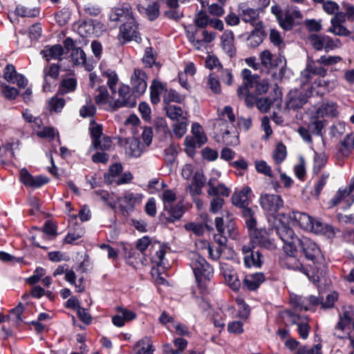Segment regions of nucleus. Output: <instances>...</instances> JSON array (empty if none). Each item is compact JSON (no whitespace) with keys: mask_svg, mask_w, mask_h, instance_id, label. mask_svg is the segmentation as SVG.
<instances>
[{"mask_svg":"<svg viewBox=\"0 0 354 354\" xmlns=\"http://www.w3.org/2000/svg\"><path fill=\"white\" fill-rule=\"evenodd\" d=\"M277 221L279 222L277 226L289 227L298 226L301 229L313 232L316 234L322 233L324 231L323 224L314 220L307 214L299 212H289L287 213H280L278 215Z\"/></svg>","mask_w":354,"mask_h":354,"instance_id":"f257e3e1","label":"nucleus"},{"mask_svg":"<svg viewBox=\"0 0 354 354\" xmlns=\"http://www.w3.org/2000/svg\"><path fill=\"white\" fill-rule=\"evenodd\" d=\"M338 115L337 103L333 101L322 102L310 111L311 122L308 127L314 133L319 134L324 127V120L336 118Z\"/></svg>","mask_w":354,"mask_h":354,"instance_id":"f03ea898","label":"nucleus"},{"mask_svg":"<svg viewBox=\"0 0 354 354\" xmlns=\"http://www.w3.org/2000/svg\"><path fill=\"white\" fill-rule=\"evenodd\" d=\"M243 216L252 241L268 250L275 249L276 244L274 240L268 236V232L265 229L257 228V220L254 216V212L251 208H245L243 211Z\"/></svg>","mask_w":354,"mask_h":354,"instance_id":"7ed1b4c3","label":"nucleus"},{"mask_svg":"<svg viewBox=\"0 0 354 354\" xmlns=\"http://www.w3.org/2000/svg\"><path fill=\"white\" fill-rule=\"evenodd\" d=\"M189 265L193 270L198 286L202 290H205L207 283L214 275L213 268L196 252H191L189 254Z\"/></svg>","mask_w":354,"mask_h":354,"instance_id":"20e7f679","label":"nucleus"},{"mask_svg":"<svg viewBox=\"0 0 354 354\" xmlns=\"http://www.w3.org/2000/svg\"><path fill=\"white\" fill-rule=\"evenodd\" d=\"M161 200L163 203L162 218L167 223H173L179 221L185 212V206L181 202L175 203L177 200L176 194L171 189H164L161 194Z\"/></svg>","mask_w":354,"mask_h":354,"instance_id":"39448f33","label":"nucleus"},{"mask_svg":"<svg viewBox=\"0 0 354 354\" xmlns=\"http://www.w3.org/2000/svg\"><path fill=\"white\" fill-rule=\"evenodd\" d=\"M261 207L267 216L268 221L274 229H277L279 222L277 221L278 211L283 207V201L281 196L274 194H262L259 199Z\"/></svg>","mask_w":354,"mask_h":354,"instance_id":"423d86ee","label":"nucleus"},{"mask_svg":"<svg viewBox=\"0 0 354 354\" xmlns=\"http://www.w3.org/2000/svg\"><path fill=\"white\" fill-rule=\"evenodd\" d=\"M150 245L152 250L154 252V254H151V262L158 267H162V268H169L170 265L165 258V254L168 250L167 246L160 243H151L150 238L147 236H145L138 240L136 248L143 253Z\"/></svg>","mask_w":354,"mask_h":354,"instance_id":"0eeeda50","label":"nucleus"},{"mask_svg":"<svg viewBox=\"0 0 354 354\" xmlns=\"http://www.w3.org/2000/svg\"><path fill=\"white\" fill-rule=\"evenodd\" d=\"M192 136H187L184 140V146L186 153L193 157L195 155L196 148H200L207 142V137L202 126L194 122L191 128Z\"/></svg>","mask_w":354,"mask_h":354,"instance_id":"6e6552de","label":"nucleus"},{"mask_svg":"<svg viewBox=\"0 0 354 354\" xmlns=\"http://www.w3.org/2000/svg\"><path fill=\"white\" fill-rule=\"evenodd\" d=\"M143 198L142 194L125 191L121 196L117 198L119 211L124 216H129L141 205Z\"/></svg>","mask_w":354,"mask_h":354,"instance_id":"1a4fd4ad","label":"nucleus"},{"mask_svg":"<svg viewBox=\"0 0 354 354\" xmlns=\"http://www.w3.org/2000/svg\"><path fill=\"white\" fill-rule=\"evenodd\" d=\"M277 234L284 242L283 250L286 257H295L297 254V245H299L298 241L300 239L295 236L294 231L289 227L277 226L275 229Z\"/></svg>","mask_w":354,"mask_h":354,"instance_id":"9d476101","label":"nucleus"},{"mask_svg":"<svg viewBox=\"0 0 354 354\" xmlns=\"http://www.w3.org/2000/svg\"><path fill=\"white\" fill-rule=\"evenodd\" d=\"M147 75L145 71L136 68L131 76L130 84L133 93L140 97L145 93L147 88Z\"/></svg>","mask_w":354,"mask_h":354,"instance_id":"9b49d317","label":"nucleus"},{"mask_svg":"<svg viewBox=\"0 0 354 354\" xmlns=\"http://www.w3.org/2000/svg\"><path fill=\"white\" fill-rule=\"evenodd\" d=\"M119 97L113 101V110L122 106L133 107L136 104L138 97L133 93H131L130 87L127 85H122L118 92Z\"/></svg>","mask_w":354,"mask_h":354,"instance_id":"f8f14e48","label":"nucleus"},{"mask_svg":"<svg viewBox=\"0 0 354 354\" xmlns=\"http://www.w3.org/2000/svg\"><path fill=\"white\" fill-rule=\"evenodd\" d=\"M304 91L298 89L291 90L286 97V106L288 109H296L302 107L307 102V99L313 94L312 91Z\"/></svg>","mask_w":354,"mask_h":354,"instance_id":"ddd939ff","label":"nucleus"},{"mask_svg":"<svg viewBox=\"0 0 354 354\" xmlns=\"http://www.w3.org/2000/svg\"><path fill=\"white\" fill-rule=\"evenodd\" d=\"M290 303L296 309L310 310L321 305L322 301L319 297L313 295L308 297L292 295L290 297Z\"/></svg>","mask_w":354,"mask_h":354,"instance_id":"4468645a","label":"nucleus"},{"mask_svg":"<svg viewBox=\"0 0 354 354\" xmlns=\"http://www.w3.org/2000/svg\"><path fill=\"white\" fill-rule=\"evenodd\" d=\"M187 37L196 49L201 50L206 44L210 43L214 40L216 34L214 32L203 30L202 32V38H201L198 35L197 30L194 32L187 30Z\"/></svg>","mask_w":354,"mask_h":354,"instance_id":"2eb2a0df","label":"nucleus"},{"mask_svg":"<svg viewBox=\"0 0 354 354\" xmlns=\"http://www.w3.org/2000/svg\"><path fill=\"white\" fill-rule=\"evenodd\" d=\"M119 38L124 41L135 40L136 42L141 41L134 19H131L120 27Z\"/></svg>","mask_w":354,"mask_h":354,"instance_id":"dca6fc26","label":"nucleus"},{"mask_svg":"<svg viewBox=\"0 0 354 354\" xmlns=\"http://www.w3.org/2000/svg\"><path fill=\"white\" fill-rule=\"evenodd\" d=\"M298 242L306 259L308 260L314 261L320 255L321 251L319 248L309 238L304 236Z\"/></svg>","mask_w":354,"mask_h":354,"instance_id":"f3484780","label":"nucleus"},{"mask_svg":"<svg viewBox=\"0 0 354 354\" xmlns=\"http://www.w3.org/2000/svg\"><path fill=\"white\" fill-rule=\"evenodd\" d=\"M20 181L26 187L37 188L48 182V179L42 176H32L28 171L23 168L20 170Z\"/></svg>","mask_w":354,"mask_h":354,"instance_id":"a211bd4d","label":"nucleus"},{"mask_svg":"<svg viewBox=\"0 0 354 354\" xmlns=\"http://www.w3.org/2000/svg\"><path fill=\"white\" fill-rule=\"evenodd\" d=\"M221 269L227 284L234 291H238L241 286L236 270L230 266L221 264Z\"/></svg>","mask_w":354,"mask_h":354,"instance_id":"6ab92c4d","label":"nucleus"},{"mask_svg":"<svg viewBox=\"0 0 354 354\" xmlns=\"http://www.w3.org/2000/svg\"><path fill=\"white\" fill-rule=\"evenodd\" d=\"M353 190L354 180H351L348 185L344 187H341L337 190L335 196L330 201V207H333L344 201L348 203V198Z\"/></svg>","mask_w":354,"mask_h":354,"instance_id":"aec40b11","label":"nucleus"},{"mask_svg":"<svg viewBox=\"0 0 354 354\" xmlns=\"http://www.w3.org/2000/svg\"><path fill=\"white\" fill-rule=\"evenodd\" d=\"M252 189L248 186L243 187L241 189L235 192L232 196V201L236 206L242 207V212L245 208H248L246 205H248Z\"/></svg>","mask_w":354,"mask_h":354,"instance_id":"412c9836","label":"nucleus"},{"mask_svg":"<svg viewBox=\"0 0 354 354\" xmlns=\"http://www.w3.org/2000/svg\"><path fill=\"white\" fill-rule=\"evenodd\" d=\"M221 46L229 57H232L236 55L234 35L232 30H227L221 36Z\"/></svg>","mask_w":354,"mask_h":354,"instance_id":"4be33fe9","label":"nucleus"},{"mask_svg":"<svg viewBox=\"0 0 354 354\" xmlns=\"http://www.w3.org/2000/svg\"><path fill=\"white\" fill-rule=\"evenodd\" d=\"M300 18H301V14L299 10L288 9L283 12L279 23L283 29L290 30L294 25L295 20Z\"/></svg>","mask_w":354,"mask_h":354,"instance_id":"5701e85b","label":"nucleus"},{"mask_svg":"<svg viewBox=\"0 0 354 354\" xmlns=\"http://www.w3.org/2000/svg\"><path fill=\"white\" fill-rule=\"evenodd\" d=\"M264 281L265 277L262 272L249 274L243 280V288L248 290H256Z\"/></svg>","mask_w":354,"mask_h":354,"instance_id":"b1692460","label":"nucleus"},{"mask_svg":"<svg viewBox=\"0 0 354 354\" xmlns=\"http://www.w3.org/2000/svg\"><path fill=\"white\" fill-rule=\"evenodd\" d=\"M111 21H119L122 19L128 21L133 18L131 8L128 3H124L120 8H113L109 15Z\"/></svg>","mask_w":354,"mask_h":354,"instance_id":"393cba45","label":"nucleus"},{"mask_svg":"<svg viewBox=\"0 0 354 354\" xmlns=\"http://www.w3.org/2000/svg\"><path fill=\"white\" fill-rule=\"evenodd\" d=\"M98 93L95 96L96 104L101 106L103 109L113 111V102L109 100V93L104 86H99L97 89Z\"/></svg>","mask_w":354,"mask_h":354,"instance_id":"a878e982","label":"nucleus"},{"mask_svg":"<svg viewBox=\"0 0 354 354\" xmlns=\"http://www.w3.org/2000/svg\"><path fill=\"white\" fill-rule=\"evenodd\" d=\"M353 322V328L354 330V308L348 306L345 308L343 315L340 316L339 320L335 326L336 330H343L346 326Z\"/></svg>","mask_w":354,"mask_h":354,"instance_id":"bb28decb","label":"nucleus"},{"mask_svg":"<svg viewBox=\"0 0 354 354\" xmlns=\"http://www.w3.org/2000/svg\"><path fill=\"white\" fill-rule=\"evenodd\" d=\"M145 147L137 138H130L126 142V153L132 157H139L143 152Z\"/></svg>","mask_w":354,"mask_h":354,"instance_id":"cd10ccee","label":"nucleus"},{"mask_svg":"<svg viewBox=\"0 0 354 354\" xmlns=\"http://www.w3.org/2000/svg\"><path fill=\"white\" fill-rule=\"evenodd\" d=\"M59 75V67L55 64L50 65L48 68L44 69V84L43 86V90L45 92H49L51 91L50 83L49 82V78L56 80Z\"/></svg>","mask_w":354,"mask_h":354,"instance_id":"c85d7f7f","label":"nucleus"},{"mask_svg":"<svg viewBox=\"0 0 354 354\" xmlns=\"http://www.w3.org/2000/svg\"><path fill=\"white\" fill-rule=\"evenodd\" d=\"M221 142L226 145L236 146L239 143V135L234 127H227L222 133Z\"/></svg>","mask_w":354,"mask_h":354,"instance_id":"c756f323","label":"nucleus"},{"mask_svg":"<svg viewBox=\"0 0 354 354\" xmlns=\"http://www.w3.org/2000/svg\"><path fill=\"white\" fill-rule=\"evenodd\" d=\"M238 232L234 226V224L230 223L227 225V232L225 231V234L218 233L214 235L215 241L219 245V246L224 247L227 243L226 236L228 235L233 239H235L237 236Z\"/></svg>","mask_w":354,"mask_h":354,"instance_id":"7c9ffc66","label":"nucleus"},{"mask_svg":"<svg viewBox=\"0 0 354 354\" xmlns=\"http://www.w3.org/2000/svg\"><path fill=\"white\" fill-rule=\"evenodd\" d=\"M281 263L283 266L292 269L294 270H299L300 272L307 274L305 268L299 260L295 257H285L281 260Z\"/></svg>","mask_w":354,"mask_h":354,"instance_id":"2f4dec72","label":"nucleus"},{"mask_svg":"<svg viewBox=\"0 0 354 354\" xmlns=\"http://www.w3.org/2000/svg\"><path fill=\"white\" fill-rule=\"evenodd\" d=\"M209 189L207 193L210 196L222 195L228 196L230 195V189L223 184L216 185L215 180L210 178L208 182Z\"/></svg>","mask_w":354,"mask_h":354,"instance_id":"473e14b6","label":"nucleus"},{"mask_svg":"<svg viewBox=\"0 0 354 354\" xmlns=\"http://www.w3.org/2000/svg\"><path fill=\"white\" fill-rule=\"evenodd\" d=\"M76 277V274L73 270H67L65 274V280L75 287L76 292H82L85 290L84 280L83 278H80L77 283Z\"/></svg>","mask_w":354,"mask_h":354,"instance_id":"72a5a7b5","label":"nucleus"},{"mask_svg":"<svg viewBox=\"0 0 354 354\" xmlns=\"http://www.w3.org/2000/svg\"><path fill=\"white\" fill-rule=\"evenodd\" d=\"M47 59H59L64 54V49L61 45L57 44L51 46H46L41 53Z\"/></svg>","mask_w":354,"mask_h":354,"instance_id":"f704fd0d","label":"nucleus"},{"mask_svg":"<svg viewBox=\"0 0 354 354\" xmlns=\"http://www.w3.org/2000/svg\"><path fill=\"white\" fill-rule=\"evenodd\" d=\"M77 87V80L73 77H67L63 78L59 84L58 92L60 94L64 95L68 93L73 92Z\"/></svg>","mask_w":354,"mask_h":354,"instance_id":"c9c22d12","label":"nucleus"},{"mask_svg":"<svg viewBox=\"0 0 354 354\" xmlns=\"http://www.w3.org/2000/svg\"><path fill=\"white\" fill-rule=\"evenodd\" d=\"M339 153L344 157L348 156L354 150V133L347 135L341 142Z\"/></svg>","mask_w":354,"mask_h":354,"instance_id":"e433bc0d","label":"nucleus"},{"mask_svg":"<svg viewBox=\"0 0 354 354\" xmlns=\"http://www.w3.org/2000/svg\"><path fill=\"white\" fill-rule=\"evenodd\" d=\"M165 89V86L160 81L154 80L150 86V97L153 104H157L160 100V95Z\"/></svg>","mask_w":354,"mask_h":354,"instance_id":"4c0bfd02","label":"nucleus"},{"mask_svg":"<svg viewBox=\"0 0 354 354\" xmlns=\"http://www.w3.org/2000/svg\"><path fill=\"white\" fill-rule=\"evenodd\" d=\"M315 85H317L318 88L317 93H324L333 90L336 86V82L335 80H326L324 77H319L317 80H315L313 82Z\"/></svg>","mask_w":354,"mask_h":354,"instance_id":"58836bf2","label":"nucleus"},{"mask_svg":"<svg viewBox=\"0 0 354 354\" xmlns=\"http://www.w3.org/2000/svg\"><path fill=\"white\" fill-rule=\"evenodd\" d=\"M167 116L172 120L178 121L183 120L185 117H189L187 111H184L180 106L176 105H169L166 108Z\"/></svg>","mask_w":354,"mask_h":354,"instance_id":"ea45409f","label":"nucleus"},{"mask_svg":"<svg viewBox=\"0 0 354 354\" xmlns=\"http://www.w3.org/2000/svg\"><path fill=\"white\" fill-rule=\"evenodd\" d=\"M134 350L136 354H152V342L146 337L138 341L135 345Z\"/></svg>","mask_w":354,"mask_h":354,"instance_id":"a19ab883","label":"nucleus"},{"mask_svg":"<svg viewBox=\"0 0 354 354\" xmlns=\"http://www.w3.org/2000/svg\"><path fill=\"white\" fill-rule=\"evenodd\" d=\"M244 263L246 267H257L261 266V254L259 252H253L244 256Z\"/></svg>","mask_w":354,"mask_h":354,"instance_id":"79ce46f5","label":"nucleus"},{"mask_svg":"<svg viewBox=\"0 0 354 354\" xmlns=\"http://www.w3.org/2000/svg\"><path fill=\"white\" fill-rule=\"evenodd\" d=\"M122 171L121 164H114L111 165L107 173L104 174L105 180L110 184L115 183Z\"/></svg>","mask_w":354,"mask_h":354,"instance_id":"37998d69","label":"nucleus"},{"mask_svg":"<svg viewBox=\"0 0 354 354\" xmlns=\"http://www.w3.org/2000/svg\"><path fill=\"white\" fill-rule=\"evenodd\" d=\"M102 77L106 79V84L112 92H115V87L118 82L116 73L111 69L103 70L102 71Z\"/></svg>","mask_w":354,"mask_h":354,"instance_id":"c03bdc74","label":"nucleus"},{"mask_svg":"<svg viewBox=\"0 0 354 354\" xmlns=\"http://www.w3.org/2000/svg\"><path fill=\"white\" fill-rule=\"evenodd\" d=\"M329 176V173L324 172L317 178L314 185V192L312 194L316 198L319 196L322 189L328 180Z\"/></svg>","mask_w":354,"mask_h":354,"instance_id":"a18cd8bd","label":"nucleus"},{"mask_svg":"<svg viewBox=\"0 0 354 354\" xmlns=\"http://www.w3.org/2000/svg\"><path fill=\"white\" fill-rule=\"evenodd\" d=\"M206 86L214 94H220L221 93V86L218 77L212 73L208 75L206 80Z\"/></svg>","mask_w":354,"mask_h":354,"instance_id":"49530a36","label":"nucleus"},{"mask_svg":"<svg viewBox=\"0 0 354 354\" xmlns=\"http://www.w3.org/2000/svg\"><path fill=\"white\" fill-rule=\"evenodd\" d=\"M71 62L74 65H84L86 66V55L82 49L80 48H75L73 49L71 54Z\"/></svg>","mask_w":354,"mask_h":354,"instance_id":"de8ad7c7","label":"nucleus"},{"mask_svg":"<svg viewBox=\"0 0 354 354\" xmlns=\"http://www.w3.org/2000/svg\"><path fill=\"white\" fill-rule=\"evenodd\" d=\"M259 57L261 64L268 69L277 66V62L273 59L272 54L268 50L261 52Z\"/></svg>","mask_w":354,"mask_h":354,"instance_id":"09e8293b","label":"nucleus"},{"mask_svg":"<svg viewBox=\"0 0 354 354\" xmlns=\"http://www.w3.org/2000/svg\"><path fill=\"white\" fill-rule=\"evenodd\" d=\"M241 18L244 22L254 26L258 21V12L256 10L248 8L242 11Z\"/></svg>","mask_w":354,"mask_h":354,"instance_id":"8fccbe9b","label":"nucleus"},{"mask_svg":"<svg viewBox=\"0 0 354 354\" xmlns=\"http://www.w3.org/2000/svg\"><path fill=\"white\" fill-rule=\"evenodd\" d=\"M236 302L238 306L239 317L243 321H245L250 314V308L249 306L245 302L243 298L237 297Z\"/></svg>","mask_w":354,"mask_h":354,"instance_id":"3c124183","label":"nucleus"},{"mask_svg":"<svg viewBox=\"0 0 354 354\" xmlns=\"http://www.w3.org/2000/svg\"><path fill=\"white\" fill-rule=\"evenodd\" d=\"M187 117H185L183 120L176 121V122L173 124V131L175 136L178 138L183 137L187 132Z\"/></svg>","mask_w":354,"mask_h":354,"instance_id":"603ef678","label":"nucleus"},{"mask_svg":"<svg viewBox=\"0 0 354 354\" xmlns=\"http://www.w3.org/2000/svg\"><path fill=\"white\" fill-rule=\"evenodd\" d=\"M65 105V100L63 97L55 95L48 101V108L51 111L59 113Z\"/></svg>","mask_w":354,"mask_h":354,"instance_id":"864d4df0","label":"nucleus"},{"mask_svg":"<svg viewBox=\"0 0 354 354\" xmlns=\"http://www.w3.org/2000/svg\"><path fill=\"white\" fill-rule=\"evenodd\" d=\"M252 88H254L256 94L263 95L268 91L269 82L266 79L260 80L257 77L255 82L252 84Z\"/></svg>","mask_w":354,"mask_h":354,"instance_id":"5fc2aeb1","label":"nucleus"},{"mask_svg":"<svg viewBox=\"0 0 354 354\" xmlns=\"http://www.w3.org/2000/svg\"><path fill=\"white\" fill-rule=\"evenodd\" d=\"M306 66L314 75H318L321 77H324L326 75V69L322 66L323 65L318 64L317 60H308Z\"/></svg>","mask_w":354,"mask_h":354,"instance_id":"6e6d98bb","label":"nucleus"},{"mask_svg":"<svg viewBox=\"0 0 354 354\" xmlns=\"http://www.w3.org/2000/svg\"><path fill=\"white\" fill-rule=\"evenodd\" d=\"M287 155L286 147L283 144L280 143L277 145L276 149L272 153V158L277 164L282 162Z\"/></svg>","mask_w":354,"mask_h":354,"instance_id":"4d7b16f0","label":"nucleus"},{"mask_svg":"<svg viewBox=\"0 0 354 354\" xmlns=\"http://www.w3.org/2000/svg\"><path fill=\"white\" fill-rule=\"evenodd\" d=\"M92 146L95 149L108 150L112 146V141L109 137L104 136L92 142Z\"/></svg>","mask_w":354,"mask_h":354,"instance_id":"13d9d810","label":"nucleus"},{"mask_svg":"<svg viewBox=\"0 0 354 354\" xmlns=\"http://www.w3.org/2000/svg\"><path fill=\"white\" fill-rule=\"evenodd\" d=\"M327 162V157L324 153H315L314 156V173H319L321 169L326 165Z\"/></svg>","mask_w":354,"mask_h":354,"instance_id":"bf43d9fd","label":"nucleus"},{"mask_svg":"<svg viewBox=\"0 0 354 354\" xmlns=\"http://www.w3.org/2000/svg\"><path fill=\"white\" fill-rule=\"evenodd\" d=\"M308 41L315 49L321 50L324 48L325 35H311Z\"/></svg>","mask_w":354,"mask_h":354,"instance_id":"052dcab7","label":"nucleus"},{"mask_svg":"<svg viewBox=\"0 0 354 354\" xmlns=\"http://www.w3.org/2000/svg\"><path fill=\"white\" fill-rule=\"evenodd\" d=\"M328 31L338 36L346 37L351 35V32L342 24L333 22H331V26H330Z\"/></svg>","mask_w":354,"mask_h":354,"instance_id":"680f3d73","label":"nucleus"},{"mask_svg":"<svg viewBox=\"0 0 354 354\" xmlns=\"http://www.w3.org/2000/svg\"><path fill=\"white\" fill-rule=\"evenodd\" d=\"M202 244L205 248L207 249L211 259L216 261L221 257L223 252V247L218 246L214 248L210 245L208 243L205 242H203Z\"/></svg>","mask_w":354,"mask_h":354,"instance_id":"e2e57ef3","label":"nucleus"},{"mask_svg":"<svg viewBox=\"0 0 354 354\" xmlns=\"http://www.w3.org/2000/svg\"><path fill=\"white\" fill-rule=\"evenodd\" d=\"M23 310V306L21 304L18 305L17 307H15L10 311L8 317V319L9 320L12 321L17 325L19 324L23 321V319L21 317Z\"/></svg>","mask_w":354,"mask_h":354,"instance_id":"0e129e2a","label":"nucleus"},{"mask_svg":"<svg viewBox=\"0 0 354 354\" xmlns=\"http://www.w3.org/2000/svg\"><path fill=\"white\" fill-rule=\"evenodd\" d=\"M342 60V57L339 56H326L322 55L318 59L317 62L318 64L324 66H333Z\"/></svg>","mask_w":354,"mask_h":354,"instance_id":"69168bd1","label":"nucleus"},{"mask_svg":"<svg viewBox=\"0 0 354 354\" xmlns=\"http://www.w3.org/2000/svg\"><path fill=\"white\" fill-rule=\"evenodd\" d=\"M89 130L91 132L92 142L97 141L102 136V126L91 121L90 123Z\"/></svg>","mask_w":354,"mask_h":354,"instance_id":"338daca9","label":"nucleus"},{"mask_svg":"<svg viewBox=\"0 0 354 354\" xmlns=\"http://www.w3.org/2000/svg\"><path fill=\"white\" fill-rule=\"evenodd\" d=\"M263 39L258 30H254L248 37V46L250 48H256L260 45Z\"/></svg>","mask_w":354,"mask_h":354,"instance_id":"774afa93","label":"nucleus"}]
</instances>
